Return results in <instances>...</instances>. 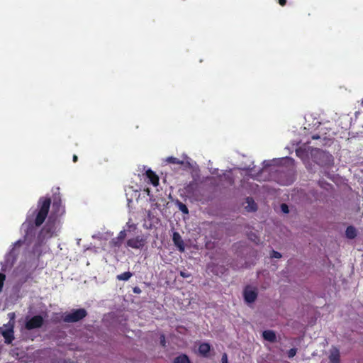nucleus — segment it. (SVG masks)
Returning <instances> with one entry per match:
<instances>
[{
  "label": "nucleus",
  "mask_w": 363,
  "mask_h": 363,
  "mask_svg": "<svg viewBox=\"0 0 363 363\" xmlns=\"http://www.w3.org/2000/svg\"><path fill=\"white\" fill-rule=\"evenodd\" d=\"M271 257L273 258H281V255L279 252L273 250L272 252Z\"/></svg>",
  "instance_id": "a878e982"
},
{
  "label": "nucleus",
  "mask_w": 363,
  "mask_h": 363,
  "mask_svg": "<svg viewBox=\"0 0 363 363\" xmlns=\"http://www.w3.org/2000/svg\"><path fill=\"white\" fill-rule=\"evenodd\" d=\"M122 241L121 239H119L118 237L116 238H113L111 242H110V245L112 246V247H119L122 243Z\"/></svg>",
  "instance_id": "aec40b11"
},
{
  "label": "nucleus",
  "mask_w": 363,
  "mask_h": 363,
  "mask_svg": "<svg viewBox=\"0 0 363 363\" xmlns=\"http://www.w3.org/2000/svg\"><path fill=\"white\" fill-rule=\"evenodd\" d=\"M177 205L179 208V209L184 214H188L189 213V210H188V208L186 207V206L180 202V201H177Z\"/></svg>",
  "instance_id": "412c9836"
},
{
  "label": "nucleus",
  "mask_w": 363,
  "mask_h": 363,
  "mask_svg": "<svg viewBox=\"0 0 363 363\" xmlns=\"http://www.w3.org/2000/svg\"><path fill=\"white\" fill-rule=\"evenodd\" d=\"M132 277L130 272H125L117 276L118 280L128 281Z\"/></svg>",
  "instance_id": "a211bd4d"
},
{
  "label": "nucleus",
  "mask_w": 363,
  "mask_h": 363,
  "mask_svg": "<svg viewBox=\"0 0 363 363\" xmlns=\"http://www.w3.org/2000/svg\"><path fill=\"white\" fill-rule=\"evenodd\" d=\"M210 350V346L207 343H203L200 345L199 351L201 354H206Z\"/></svg>",
  "instance_id": "dca6fc26"
},
{
  "label": "nucleus",
  "mask_w": 363,
  "mask_h": 363,
  "mask_svg": "<svg viewBox=\"0 0 363 363\" xmlns=\"http://www.w3.org/2000/svg\"><path fill=\"white\" fill-rule=\"evenodd\" d=\"M314 161L320 166H331L333 164V157L329 152L317 149L313 153Z\"/></svg>",
  "instance_id": "7ed1b4c3"
},
{
  "label": "nucleus",
  "mask_w": 363,
  "mask_h": 363,
  "mask_svg": "<svg viewBox=\"0 0 363 363\" xmlns=\"http://www.w3.org/2000/svg\"><path fill=\"white\" fill-rule=\"evenodd\" d=\"M165 162L168 163L177 164H183L184 161L180 160L174 157H168L165 159Z\"/></svg>",
  "instance_id": "f3484780"
},
{
  "label": "nucleus",
  "mask_w": 363,
  "mask_h": 363,
  "mask_svg": "<svg viewBox=\"0 0 363 363\" xmlns=\"http://www.w3.org/2000/svg\"><path fill=\"white\" fill-rule=\"evenodd\" d=\"M274 160H273L274 162ZM272 161H264V167L255 176L257 180H271L273 179L281 185L288 186L291 184L295 180L294 174L292 172H285L274 169L272 165Z\"/></svg>",
  "instance_id": "f03ea898"
},
{
  "label": "nucleus",
  "mask_w": 363,
  "mask_h": 363,
  "mask_svg": "<svg viewBox=\"0 0 363 363\" xmlns=\"http://www.w3.org/2000/svg\"><path fill=\"white\" fill-rule=\"evenodd\" d=\"M2 335L6 339V342L10 343L13 339V330L11 328L2 331Z\"/></svg>",
  "instance_id": "2eb2a0df"
},
{
  "label": "nucleus",
  "mask_w": 363,
  "mask_h": 363,
  "mask_svg": "<svg viewBox=\"0 0 363 363\" xmlns=\"http://www.w3.org/2000/svg\"><path fill=\"white\" fill-rule=\"evenodd\" d=\"M9 316L10 317V318H13V317H14V313H9Z\"/></svg>",
  "instance_id": "e433bc0d"
},
{
  "label": "nucleus",
  "mask_w": 363,
  "mask_h": 363,
  "mask_svg": "<svg viewBox=\"0 0 363 363\" xmlns=\"http://www.w3.org/2000/svg\"><path fill=\"white\" fill-rule=\"evenodd\" d=\"M224 176H225V177L228 180H229V182H230V184H231V183H233L232 179H231V177H230V175H229V174H224Z\"/></svg>",
  "instance_id": "2f4dec72"
},
{
  "label": "nucleus",
  "mask_w": 363,
  "mask_h": 363,
  "mask_svg": "<svg viewBox=\"0 0 363 363\" xmlns=\"http://www.w3.org/2000/svg\"><path fill=\"white\" fill-rule=\"evenodd\" d=\"M50 203V198L41 197L38 201L37 208L31 213L29 212L26 220L22 225V228L26 230V240L34 242L35 247L52 237L57 236L60 230V222L55 218L50 216L37 237H34L33 240H32V235L35 230V226H40L47 218Z\"/></svg>",
  "instance_id": "f257e3e1"
},
{
  "label": "nucleus",
  "mask_w": 363,
  "mask_h": 363,
  "mask_svg": "<svg viewBox=\"0 0 363 363\" xmlns=\"http://www.w3.org/2000/svg\"><path fill=\"white\" fill-rule=\"evenodd\" d=\"M174 363H190V362L187 356L180 355L175 358Z\"/></svg>",
  "instance_id": "6ab92c4d"
},
{
  "label": "nucleus",
  "mask_w": 363,
  "mask_h": 363,
  "mask_svg": "<svg viewBox=\"0 0 363 363\" xmlns=\"http://www.w3.org/2000/svg\"><path fill=\"white\" fill-rule=\"evenodd\" d=\"M135 293H139L140 291V289L138 287L134 288L133 289Z\"/></svg>",
  "instance_id": "72a5a7b5"
},
{
  "label": "nucleus",
  "mask_w": 363,
  "mask_h": 363,
  "mask_svg": "<svg viewBox=\"0 0 363 363\" xmlns=\"http://www.w3.org/2000/svg\"><path fill=\"white\" fill-rule=\"evenodd\" d=\"M5 278H6V276L4 274L0 273V292L1 291Z\"/></svg>",
  "instance_id": "5701e85b"
},
{
  "label": "nucleus",
  "mask_w": 363,
  "mask_h": 363,
  "mask_svg": "<svg viewBox=\"0 0 363 363\" xmlns=\"http://www.w3.org/2000/svg\"><path fill=\"white\" fill-rule=\"evenodd\" d=\"M147 177L150 179V182L154 186H157L159 182L157 176L150 169L146 170Z\"/></svg>",
  "instance_id": "f8f14e48"
},
{
  "label": "nucleus",
  "mask_w": 363,
  "mask_h": 363,
  "mask_svg": "<svg viewBox=\"0 0 363 363\" xmlns=\"http://www.w3.org/2000/svg\"><path fill=\"white\" fill-rule=\"evenodd\" d=\"M280 5L284 6L286 3V0H279Z\"/></svg>",
  "instance_id": "473e14b6"
},
{
  "label": "nucleus",
  "mask_w": 363,
  "mask_h": 363,
  "mask_svg": "<svg viewBox=\"0 0 363 363\" xmlns=\"http://www.w3.org/2000/svg\"><path fill=\"white\" fill-rule=\"evenodd\" d=\"M221 362H222V363H228V356H227V354L225 353H224L222 355Z\"/></svg>",
  "instance_id": "c85d7f7f"
},
{
  "label": "nucleus",
  "mask_w": 363,
  "mask_h": 363,
  "mask_svg": "<svg viewBox=\"0 0 363 363\" xmlns=\"http://www.w3.org/2000/svg\"><path fill=\"white\" fill-rule=\"evenodd\" d=\"M146 243V239L143 235H138L134 238L128 239L126 242V245L133 249L140 250L142 249Z\"/></svg>",
  "instance_id": "423d86ee"
},
{
  "label": "nucleus",
  "mask_w": 363,
  "mask_h": 363,
  "mask_svg": "<svg viewBox=\"0 0 363 363\" xmlns=\"http://www.w3.org/2000/svg\"><path fill=\"white\" fill-rule=\"evenodd\" d=\"M77 161V155H74L73 156V162H76Z\"/></svg>",
  "instance_id": "c9c22d12"
},
{
  "label": "nucleus",
  "mask_w": 363,
  "mask_h": 363,
  "mask_svg": "<svg viewBox=\"0 0 363 363\" xmlns=\"http://www.w3.org/2000/svg\"><path fill=\"white\" fill-rule=\"evenodd\" d=\"M23 243V241L21 240H19L16 241L13 245V248L11 250V251L6 255L4 261L1 262L2 270L5 271L6 268L11 267L15 261L16 260L17 257V248L19 247Z\"/></svg>",
  "instance_id": "20e7f679"
},
{
  "label": "nucleus",
  "mask_w": 363,
  "mask_h": 363,
  "mask_svg": "<svg viewBox=\"0 0 363 363\" xmlns=\"http://www.w3.org/2000/svg\"><path fill=\"white\" fill-rule=\"evenodd\" d=\"M86 315V311L84 308H79L72 311L69 313L65 314L63 320L66 323L77 322Z\"/></svg>",
  "instance_id": "39448f33"
},
{
  "label": "nucleus",
  "mask_w": 363,
  "mask_h": 363,
  "mask_svg": "<svg viewBox=\"0 0 363 363\" xmlns=\"http://www.w3.org/2000/svg\"><path fill=\"white\" fill-rule=\"evenodd\" d=\"M281 210L284 213H288L289 211V207H288V206L286 203H282L281 205Z\"/></svg>",
  "instance_id": "393cba45"
},
{
  "label": "nucleus",
  "mask_w": 363,
  "mask_h": 363,
  "mask_svg": "<svg viewBox=\"0 0 363 363\" xmlns=\"http://www.w3.org/2000/svg\"><path fill=\"white\" fill-rule=\"evenodd\" d=\"M172 240H173L174 245L178 247L179 250L180 252H184V242H183L182 237L180 236L179 233H174Z\"/></svg>",
  "instance_id": "9d476101"
},
{
  "label": "nucleus",
  "mask_w": 363,
  "mask_h": 363,
  "mask_svg": "<svg viewBox=\"0 0 363 363\" xmlns=\"http://www.w3.org/2000/svg\"><path fill=\"white\" fill-rule=\"evenodd\" d=\"M329 359L332 363H340V351L337 347L331 348Z\"/></svg>",
  "instance_id": "9b49d317"
},
{
  "label": "nucleus",
  "mask_w": 363,
  "mask_h": 363,
  "mask_svg": "<svg viewBox=\"0 0 363 363\" xmlns=\"http://www.w3.org/2000/svg\"><path fill=\"white\" fill-rule=\"evenodd\" d=\"M244 298L246 302L251 303H253L257 296V291L256 288L247 286L245 287L243 292Z\"/></svg>",
  "instance_id": "0eeeda50"
},
{
  "label": "nucleus",
  "mask_w": 363,
  "mask_h": 363,
  "mask_svg": "<svg viewBox=\"0 0 363 363\" xmlns=\"http://www.w3.org/2000/svg\"><path fill=\"white\" fill-rule=\"evenodd\" d=\"M125 236H126V231H125V230H123L119 233V234L117 237L119 239H121V240H123L125 239Z\"/></svg>",
  "instance_id": "b1692460"
},
{
  "label": "nucleus",
  "mask_w": 363,
  "mask_h": 363,
  "mask_svg": "<svg viewBox=\"0 0 363 363\" xmlns=\"http://www.w3.org/2000/svg\"><path fill=\"white\" fill-rule=\"evenodd\" d=\"M180 275L184 277V278H188L190 277V274L187 272H184V271H181L180 272Z\"/></svg>",
  "instance_id": "cd10ccee"
},
{
  "label": "nucleus",
  "mask_w": 363,
  "mask_h": 363,
  "mask_svg": "<svg viewBox=\"0 0 363 363\" xmlns=\"http://www.w3.org/2000/svg\"><path fill=\"white\" fill-rule=\"evenodd\" d=\"M52 208L55 211L56 216H60L63 213L64 209L61 206V201L59 196H55L52 203Z\"/></svg>",
  "instance_id": "1a4fd4ad"
},
{
  "label": "nucleus",
  "mask_w": 363,
  "mask_h": 363,
  "mask_svg": "<svg viewBox=\"0 0 363 363\" xmlns=\"http://www.w3.org/2000/svg\"><path fill=\"white\" fill-rule=\"evenodd\" d=\"M126 225L130 229V228H133V229L136 228V225L133 223H131L130 221L126 223Z\"/></svg>",
  "instance_id": "c756f323"
},
{
  "label": "nucleus",
  "mask_w": 363,
  "mask_h": 363,
  "mask_svg": "<svg viewBox=\"0 0 363 363\" xmlns=\"http://www.w3.org/2000/svg\"><path fill=\"white\" fill-rule=\"evenodd\" d=\"M296 354V349H291L288 352V356L289 357H293Z\"/></svg>",
  "instance_id": "bb28decb"
},
{
  "label": "nucleus",
  "mask_w": 363,
  "mask_h": 363,
  "mask_svg": "<svg viewBox=\"0 0 363 363\" xmlns=\"http://www.w3.org/2000/svg\"><path fill=\"white\" fill-rule=\"evenodd\" d=\"M296 155H297L298 156H299V152H298V151H296Z\"/></svg>",
  "instance_id": "58836bf2"
},
{
  "label": "nucleus",
  "mask_w": 363,
  "mask_h": 363,
  "mask_svg": "<svg viewBox=\"0 0 363 363\" xmlns=\"http://www.w3.org/2000/svg\"><path fill=\"white\" fill-rule=\"evenodd\" d=\"M247 201L249 203L248 206H247V208H249L250 211H255V203L251 200V199L247 198Z\"/></svg>",
  "instance_id": "4be33fe9"
},
{
  "label": "nucleus",
  "mask_w": 363,
  "mask_h": 363,
  "mask_svg": "<svg viewBox=\"0 0 363 363\" xmlns=\"http://www.w3.org/2000/svg\"><path fill=\"white\" fill-rule=\"evenodd\" d=\"M160 343L162 346H165V337L164 335L160 336Z\"/></svg>",
  "instance_id": "7c9ffc66"
},
{
  "label": "nucleus",
  "mask_w": 363,
  "mask_h": 363,
  "mask_svg": "<svg viewBox=\"0 0 363 363\" xmlns=\"http://www.w3.org/2000/svg\"><path fill=\"white\" fill-rule=\"evenodd\" d=\"M43 323V319L40 315H35L26 322V327L28 330L40 328Z\"/></svg>",
  "instance_id": "6e6552de"
},
{
  "label": "nucleus",
  "mask_w": 363,
  "mask_h": 363,
  "mask_svg": "<svg viewBox=\"0 0 363 363\" xmlns=\"http://www.w3.org/2000/svg\"><path fill=\"white\" fill-rule=\"evenodd\" d=\"M313 139H318V138H319V136H318V135H317V136H316V135H314V136H313Z\"/></svg>",
  "instance_id": "4c0bfd02"
},
{
  "label": "nucleus",
  "mask_w": 363,
  "mask_h": 363,
  "mask_svg": "<svg viewBox=\"0 0 363 363\" xmlns=\"http://www.w3.org/2000/svg\"><path fill=\"white\" fill-rule=\"evenodd\" d=\"M345 235L349 239H354L357 236V230L354 227L349 226L345 231Z\"/></svg>",
  "instance_id": "4468645a"
},
{
  "label": "nucleus",
  "mask_w": 363,
  "mask_h": 363,
  "mask_svg": "<svg viewBox=\"0 0 363 363\" xmlns=\"http://www.w3.org/2000/svg\"><path fill=\"white\" fill-rule=\"evenodd\" d=\"M262 335L264 340L267 341L273 342L276 340V335L272 330H265Z\"/></svg>",
  "instance_id": "ddd939ff"
},
{
  "label": "nucleus",
  "mask_w": 363,
  "mask_h": 363,
  "mask_svg": "<svg viewBox=\"0 0 363 363\" xmlns=\"http://www.w3.org/2000/svg\"><path fill=\"white\" fill-rule=\"evenodd\" d=\"M285 160H287V161H289V162H294V160H293V159H291V158H290V157H286V158H285Z\"/></svg>",
  "instance_id": "f704fd0d"
}]
</instances>
